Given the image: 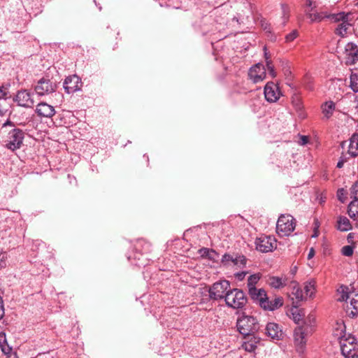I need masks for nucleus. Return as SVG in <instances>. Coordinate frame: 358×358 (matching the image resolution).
I'll return each mask as SVG.
<instances>
[{
	"label": "nucleus",
	"instance_id": "obj_19",
	"mask_svg": "<svg viewBox=\"0 0 358 358\" xmlns=\"http://www.w3.org/2000/svg\"><path fill=\"white\" fill-rule=\"evenodd\" d=\"M313 10H310V8L306 9L305 12L308 17L310 19L311 22H320L324 18H331L336 22V15L331 14V15H327L324 12H320V13H313Z\"/></svg>",
	"mask_w": 358,
	"mask_h": 358
},
{
	"label": "nucleus",
	"instance_id": "obj_26",
	"mask_svg": "<svg viewBox=\"0 0 358 358\" xmlns=\"http://www.w3.org/2000/svg\"><path fill=\"white\" fill-rule=\"evenodd\" d=\"M348 154L352 157L358 156V134H354L350 138Z\"/></svg>",
	"mask_w": 358,
	"mask_h": 358
},
{
	"label": "nucleus",
	"instance_id": "obj_48",
	"mask_svg": "<svg viewBox=\"0 0 358 358\" xmlns=\"http://www.w3.org/2000/svg\"><path fill=\"white\" fill-rule=\"evenodd\" d=\"M4 315V306L3 299L0 296V320L3 318Z\"/></svg>",
	"mask_w": 358,
	"mask_h": 358
},
{
	"label": "nucleus",
	"instance_id": "obj_46",
	"mask_svg": "<svg viewBox=\"0 0 358 358\" xmlns=\"http://www.w3.org/2000/svg\"><path fill=\"white\" fill-rule=\"evenodd\" d=\"M7 258V256L6 253H0V267L3 268L6 266V259Z\"/></svg>",
	"mask_w": 358,
	"mask_h": 358
},
{
	"label": "nucleus",
	"instance_id": "obj_20",
	"mask_svg": "<svg viewBox=\"0 0 358 358\" xmlns=\"http://www.w3.org/2000/svg\"><path fill=\"white\" fill-rule=\"evenodd\" d=\"M266 334L273 339H280L282 332L279 325L274 322L268 323L266 327Z\"/></svg>",
	"mask_w": 358,
	"mask_h": 358
},
{
	"label": "nucleus",
	"instance_id": "obj_15",
	"mask_svg": "<svg viewBox=\"0 0 358 358\" xmlns=\"http://www.w3.org/2000/svg\"><path fill=\"white\" fill-rule=\"evenodd\" d=\"M266 75L265 66L260 63L252 66L248 72L250 79L255 83L263 81L266 78Z\"/></svg>",
	"mask_w": 358,
	"mask_h": 358
},
{
	"label": "nucleus",
	"instance_id": "obj_16",
	"mask_svg": "<svg viewBox=\"0 0 358 358\" xmlns=\"http://www.w3.org/2000/svg\"><path fill=\"white\" fill-rule=\"evenodd\" d=\"M246 259L243 255H236L233 256L229 254H224L221 259V262L223 265L229 266H238L241 267V266L245 264Z\"/></svg>",
	"mask_w": 358,
	"mask_h": 358
},
{
	"label": "nucleus",
	"instance_id": "obj_1",
	"mask_svg": "<svg viewBox=\"0 0 358 358\" xmlns=\"http://www.w3.org/2000/svg\"><path fill=\"white\" fill-rule=\"evenodd\" d=\"M337 336L341 355L345 358H355L357 355V339L352 334L346 332L343 322H337Z\"/></svg>",
	"mask_w": 358,
	"mask_h": 358
},
{
	"label": "nucleus",
	"instance_id": "obj_28",
	"mask_svg": "<svg viewBox=\"0 0 358 358\" xmlns=\"http://www.w3.org/2000/svg\"><path fill=\"white\" fill-rule=\"evenodd\" d=\"M352 224L348 217H340L337 220V229L343 231H347L352 229Z\"/></svg>",
	"mask_w": 358,
	"mask_h": 358
},
{
	"label": "nucleus",
	"instance_id": "obj_23",
	"mask_svg": "<svg viewBox=\"0 0 358 358\" xmlns=\"http://www.w3.org/2000/svg\"><path fill=\"white\" fill-rule=\"evenodd\" d=\"M283 305V300L282 297H277L273 300L269 301L267 298L266 301L262 302V308L264 310H275Z\"/></svg>",
	"mask_w": 358,
	"mask_h": 358
},
{
	"label": "nucleus",
	"instance_id": "obj_41",
	"mask_svg": "<svg viewBox=\"0 0 358 358\" xmlns=\"http://www.w3.org/2000/svg\"><path fill=\"white\" fill-rule=\"evenodd\" d=\"M351 196L355 200H358V180H357L350 189Z\"/></svg>",
	"mask_w": 358,
	"mask_h": 358
},
{
	"label": "nucleus",
	"instance_id": "obj_2",
	"mask_svg": "<svg viewBox=\"0 0 358 358\" xmlns=\"http://www.w3.org/2000/svg\"><path fill=\"white\" fill-rule=\"evenodd\" d=\"M316 318L314 314H309L304 320L303 325L296 327L294 332V344L297 352L303 353L306 344V337L315 329Z\"/></svg>",
	"mask_w": 358,
	"mask_h": 358
},
{
	"label": "nucleus",
	"instance_id": "obj_12",
	"mask_svg": "<svg viewBox=\"0 0 358 358\" xmlns=\"http://www.w3.org/2000/svg\"><path fill=\"white\" fill-rule=\"evenodd\" d=\"M63 85L67 94H73L81 90L83 83L77 75H72L66 78Z\"/></svg>",
	"mask_w": 358,
	"mask_h": 358
},
{
	"label": "nucleus",
	"instance_id": "obj_51",
	"mask_svg": "<svg viewBox=\"0 0 358 358\" xmlns=\"http://www.w3.org/2000/svg\"><path fill=\"white\" fill-rule=\"evenodd\" d=\"M315 255V250L313 248H311L310 250H309V252H308V259H312Z\"/></svg>",
	"mask_w": 358,
	"mask_h": 358
},
{
	"label": "nucleus",
	"instance_id": "obj_56",
	"mask_svg": "<svg viewBox=\"0 0 358 358\" xmlns=\"http://www.w3.org/2000/svg\"><path fill=\"white\" fill-rule=\"evenodd\" d=\"M203 251V254H206L207 252H208V250L207 248H203L201 250V252Z\"/></svg>",
	"mask_w": 358,
	"mask_h": 358
},
{
	"label": "nucleus",
	"instance_id": "obj_55",
	"mask_svg": "<svg viewBox=\"0 0 358 358\" xmlns=\"http://www.w3.org/2000/svg\"><path fill=\"white\" fill-rule=\"evenodd\" d=\"M8 358H18L16 354L10 355Z\"/></svg>",
	"mask_w": 358,
	"mask_h": 358
},
{
	"label": "nucleus",
	"instance_id": "obj_7",
	"mask_svg": "<svg viewBox=\"0 0 358 358\" xmlns=\"http://www.w3.org/2000/svg\"><path fill=\"white\" fill-rule=\"evenodd\" d=\"M24 132L20 129L15 128L10 130L6 140V147L13 151L19 149L23 142Z\"/></svg>",
	"mask_w": 358,
	"mask_h": 358
},
{
	"label": "nucleus",
	"instance_id": "obj_45",
	"mask_svg": "<svg viewBox=\"0 0 358 358\" xmlns=\"http://www.w3.org/2000/svg\"><path fill=\"white\" fill-rule=\"evenodd\" d=\"M348 159V158L345 155L341 156L338 162H337V168H342L344 163L346 162Z\"/></svg>",
	"mask_w": 358,
	"mask_h": 358
},
{
	"label": "nucleus",
	"instance_id": "obj_54",
	"mask_svg": "<svg viewBox=\"0 0 358 358\" xmlns=\"http://www.w3.org/2000/svg\"><path fill=\"white\" fill-rule=\"evenodd\" d=\"M262 25L264 27V30H267L268 31H269V29L268 28V24L266 23L265 24H264V23H262Z\"/></svg>",
	"mask_w": 358,
	"mask_h": 358
},
{
	"label": "nucleus",
	"instance_id": "obj_52",
	"mask_svg": "<svg viewBox=\"0 0 358 358\" xmlns=\"http://www.w3.org/2000/svg\"><path fill=\"white\" fill-rule=\"evenodd\" d=\"M228 7V5H222L220 7L217 8V13H220L222 10H225Z\"/></svg>",
	"mask_w": 358,
	"mask_h": 358
},
{
	"label": "nucleus",
	"instance_id": "obj_49",
	"mask_svg": "<svg viewBox=\"0 0 358 358\" xmlns=\"http://www.w3.org/2000/svg\"><path fill=\"white\" fill-rule=\"evenodd\" d=\"M4 101L0 100V115H3L6 112V108L3 106Z\"/></svg>",
	"mask_w": 358,
	"mask_h": 358
},
{
	"label": "nucleus",
	"instance_id": "obj_24",
	"mask_svg": "<svg viewBox=\"0 0 358 358\" xmlns=\"http://www.w3.org/2000/svg\"><path fill=\"white\" fill-rule=\"evenodd\" d=\"M266 282L273 289H280L287 285V278L282 276H269L266 280Z\"/></svg>",
	"mask_w": 358,
	"mask_h": 358
},
{
	"label": "nucleus",
	"instance_id": "obj_42",
	"mask_svg": "<svg viewBox=\"0 0 358 358\" xmlns=\"http://www.w3.org/2000/svg\"><path fill=\"white\" fill-rule=\"evenodd\" d=\"M298 36V31L296 30H293L291 33L287 34L285 36V41L287 43H289L293 41Z\"/></svg>",
	"mask_w": 358,
	"mask_h": 358
},
{
	"label": "nucleus",
	"instance_id": "obj_32",
	"mask_svg": "<svg viewBox=\"0 0 358 358\" xmlns=\"http://www.w3.org/2000/svg\"><path fill=\"white\" fill-rule=\"evenodd\" d=\"M350 87L355 92H358V69L352 71L350 77Z\"/></svg>",
	"mask_w": 358,
	"mask_h": 358
},
{
	"label": "nucleus",
	"instance_id": "obj_17",
	"mask_svg": "<svg viewBox=\"0 0 358 358\" xmlns=\"http://www.w3.org/2000/svg\"><path fill=\"white\" fill-rule=\"evenodd\" d=\"M260 342V338L257 336L255 334L250 336H244V341L242 343V348L245 351L252 352L255 350L257 344Z\"/></svg>",
	"mask_w": 358,
	"mask_h": 358
},
{
	"label": "nucleus",
	"instance_id": "obj_39",
	"mask_svg": "<svg viewBox=\"0 0 358 358\" xmlns=\"http://www.w3.org/2000/svg\"><path fill=\"white\" fill-rule=\"evenodd\" d=\"M265 57L266 62V66L268 71V73L271 75L272 78H275L276 76L275 71L274 70V67L271 64V62L268 59V57L267 56V53L265 52Z\"/></svg>",
	"mask_w": 358,
	"mask_h": 358
},
{
	"label": "nucleus",
	"instance_id": "obj_44",
	"mask_svg": "<svg viewBox=\"0 0 358 358\" xmlns=\"http://www.w3.org/2000/svg\"><path fill=\"white\" fill-rule=\"evenodd\" d=\"M305 4L306 7V9L310 8V10H313V9L316 8L315 2L313 0H305Z\"/></svg>",
	"mask_w": 358,
	"mask_h": 358
},
{
	"label": "nucleus",
	"instance_id": "obj_30",
	"mask_svg": "<svg viewBox=\"0 0 358 358\" xmlns=\"http://www.w3.org/2000/svg\"><path fill=\"white\" fill-rule=\"evenodd\" d=\"M348 213L349 216L355 219L357 215H358V200H353L350 202L348 206Z\"/></svg>",
	"mask_w": 358,
	"mask_h": 358
},
{
	"label": "nucleus",
	"instance_id": "obj_47",
	"mask_svg": "<svg viewBox=\"0 0 358 358\" xmlns=\"http://www.w3.org/2000/svg\"><path fill=\"white\" fill-rule=\"evenodd\" d=\"M308 137L307 136H299V143L301 145H305L308 143Z\"/></svg>",
	"mask_w": 358,
	"mask_h": 358
},
{
	"label": "nucleus",
	"instance_id": "obj_40",
	"mask_svg": "<svg viewBox=\"0 0 358 358\" xmlns=\"http://www.w3.org/2000/svg\"><path fill=\"white\" fill-rule=\"evenodd\" d=\"M8 94V87L4 85L0 87V100L4 101L6 102V99H7V96Z\"/></svg>",
	"mask_w": 358,
	"mask_h": 358
},
{
	"label": "nucleus",
	"instance_id": "obj_34",
	"mask_svg": "<svg viewBox=\"0 0 358 358\" xmlns=\"http://www.w3.org/2000/svg\"><path fill=\"white\" fill-rule=\"evenodd\" d=\"M282 17L281 24L285 26L289 18V8L286 4H281Z\"/></svg>",
	"mask_w": 358,
	"mask_h": 358
},
{
	"label": "nucleus",
	"instance_id": "obj_36",
	"mask_svg": "<svg viewBox=\"0 0 358 358\" xmlns=\"http://www.w3.org/2000/svg\"><path fill=\"white\" fill-rule=\"evenodd\" d=\"M358 308V294H356L355 297L352 298L350 302V305L347 304V313L350 310H357Z\"/></svg>",
	"mask_w": 358,
	"mask_h": 358
},
{
	"label": "nucleus",
	"instance_id": "obj_21",
	"mask_svg": "<svg viewBox=\"0 0 358 358\" xmlns=\"http://www.w3.org/2000/svg\"><path fill=\"white\" fill-rule=\"evenodd\" d=\"M291 294L293 296L292 299H295V301H293V304H299L301 301L306 299L304 292L296 282H292Z\"/></svg>",
	"mask_w": 358,
	"mask_h": 358
},
{
	"label": "nucleus",
	"instance_id": "obj_57",
	"mask_svg": "<svg viewBox=\"0 0 358 358\" xmlns=\"http://www.w3.org/2000/svg\"><path fill=\"white\" fill-rule=\"evenodd\" d=\"M357 106H356V108H357V110H358V98H357Z\"/></svg>",
	"mask_w": 358,
	"mask_h": 358
},
{
	"label": "nucleus",
	"instance_id": "obj_10",
	"mask_svg": "<svg viewBox=\"0 0 358 358\" xmlns=\"http://www.w3.org/2000/svg\"><path fill=\"white\" fill-rule=\"evenodd\" d=\"M255 245L261 252H271L276 248V240L273 236L262 235L255 240Z\"/></svg>",
	"mask_w": 358,
	"mask_h": 358
},
{
	"label": "nucleus",
	"instance_id": "obj_11",
	"mask_svg": "<svg viewBox=\"0 0 358 358\" xmlns=\"http://www.w3.org/2000/svg\"><path fill=\"white\" fill-rule=\"evenodd\" d=\"M343 59L347 65L355 64L358 61V46L353 43L345 45Z\"/></svg>",
	"mask_w": 358,
	"mask_h": 358
},
{
	"label": "nucleus",
	"instance_id": "obj_22",
	"mask_svg": "<svg viewBox=\"0 0 358 358\" xmlns=\"http://www.w3.org/2000/svg\"><path fill=\"white\" fill-rule=\"evenodd\" d=\"M248 293L250 297L257 302H259L262 307V302L266 301L267 295L264 289H257V287H252L248 290Z\"/></svg>",
	"mask_w": 358,
	"mask_h": 358
},
{
	"label": "nucleus",
	"instance_id": "obj_13",
	"mask_svg": "<svg viewBox=\"0 0 358 358\" xmlns=\"http://www.w3.org/2000/svg\"><path fill=\"white\" fill-rule=\"evenodd\" d=\"M264 96L269 103L276 102L282 95L279 87L273 82H268L264 87Z\"/></svg>",
	"mask_w": 358,
	"mask_h": 358
},
{
	"label": "nucleus",
	"instance_id": "obj_29",
	"mask_svg": "<svg viewBox=\"0 0 358 358\" xmlns=\"http://www.w3.org/2000/svg\"><path fill=\"white\" fill-rule=\"evenodd\" d=\"M322 113L326 119H329L335 109V103L332 101H327L322 106Z\"/></svg>",
	"mask_w": 358,
	"mask_h": 358
},
{
	"label": "nucleus",
	"instance_id": "obj_33",
	"mask_svg": "<svg viewBox=\"0 0 358 358\" xmlns=\"http://www.w3.org/2000/svg\"><path fill=\"white\" fill-rule=\"evenodd\" d=\"M0 348L4 354H8L11 350V348L7 344L4 333H0Z\"/></svg>",
	"mask_w": 358,
	"mask_h": 358
},
{
	"label": "nucleus",
	"instance_id": "obj_35",
	"mask_svg": "<svg viewBox=\"0 0 358 358\" xmlns=\"http://www.w3.org/2000/svg\"><path fill=\"white\" fill-rule=\"evenodd\" d=\"M261 275L259 273L253 274L249 276L248 279V290L252 287H256V284L260 280Z\"/></svg>",
	"mask_w": 358,
	"mask_h": 358
},
{
	"label": "nucleus",
	"instance_id": "obj_18",
	"mask_svg": "<svg viewBox=\"0 0 358 358\" xmlns=\"http://www.w3.org/2000/svg\"><path fill=\"white\" fill-rule=\"evenodd\" d=\"M36 113L40 117H52L55 114V110L51 105L41 102L36 106Z\"/></svg>",
	"mask_w": 358,
	"mask_h": 358
},
{
	"label": "nucleus",
	"instance_id": "obj_58",
	"mask_svg": "<svg viewBox=\"0 0 358 358\" xmlns=\"http://www.w3.org/2000/svg\"><path fill=\"white\" fill-rule=\"evenodd\" d=\"M9 123H10V122L8 121L6 123H4L3 125H6L7 124H9Z\"/></svg>",
	"mask_w": 358,
	"mask_h": 358
},
{
	"label": "nucleus",
	"instance_id": "obj_27",
	"mask_svg": "<svg viewBox=\"0 0 358 358\" xmlns=\"http://www.w3.org/2000/svg\"><path fill=\"white\" fill-rule=\"evenodd\" d=\"M350 294L351 292L348 287L341 285L337 289V301H346L349 299Z\"/></svg>",
	"mask_w": 358,
	"mask_h": 358
},
{
	"label": "nucleus",
	"instance_id": "obj_53",
	"mask_svg": "<svg viewBox=\"0 0 358 358\" xmlns=\"http://www.w3.org/2000/svg\"><path fill=\"white\" fill-rule=\"evenodd\" d=\"M245 274H246V273H245V272H242V273H238V274H237V277H238L239 279H241H241H243V278L245 277Z\"/></svg>",
	"mask_w": 358,
	"mask_h": 358
},
{
	"label": "nucleus",
	"instance_id": "obj_9",
	"mask_svg": "<svg viewBox=\"0 0 358 358\" xmlns=\"http://www.w3.org/2000/svg\"><path fill=\"white\" fill-rule=\"evenodd\" d=\"M57 85L55 82L45 78L40 79L36 86L34 90L38 96H45L55 92Z\"/></svg>",
	"mask_w": 358,
	"mask_h": 358
},
{
	"label": "nucleus",
	"instance_id": "obj_3",
	"mask_svg": "<svg viewBox=\"0 0 358 358\" xmlns=\"http://www.w3.org/2000/svg\"><path fill=\"white\" fill-rule=\"evenodd\" d=\"M236 327L238 331L243 336L256 334L260 328L257 318L253 316L246 315L244 313L238 317Z\"/></svg>",
	"mask_w": 358,
	"mask_h": 358
},
{
	"label": "nucleus",
	"instance_id": "obj_31",
	"mask_svg": "<svg viewBox=\"0 0 358 358\" xmlns=\"http://www.w3.org/2000/svg\"><path fill=\"white\" fill-rule=\"evenodd\" d=\"M315 282L313 280L306 282L304 285V294L306 297H312L315 291Z\"/></svg>",
	"mask_w": 358,
	"mask_h": 358
},
{
	"label": "nucleus",
	"instance_id": "obj_43",
	"mask_svg": "<svg viewBox=\"0 0 358 358\" xmlns=\"http://www.w3.org/2000/svg\"><path fill=\"white\" fill-rule=\"evenodd\" d=\"M320 227V224L317 220H315L314 221V228H313V234L311 236L313 238H316L319 235V231L318 229Z\"/></svg>",
	"mask_w": 358,
	"mask_h": 358
},
{
	"label": "nucleus",
	"instance_id": "obj_25",
	"mask_svg": "<svg viewBox=\"0 0 358 358\" xmlns=\"http://www.w3.org/2000/svg\"><path fill=\"white\" fill-rule=\"evenodd\" d=\"M298 304H295L290 308V310L287 313V315L293 320V321L299 324V322L302 320L304 316V313L303 310L299 309L297 307Z\"/></svg>",
	"mask_w": 358,
	"mask_h": 358
},
{
	"label": "nucleus",
	"instance_id": "obj_38",
	"mask_svg": "<svg viewBox=\"0 0 358 358\" xmlns=\"http://www.w3.org/2000/svg\"><path fill=\"white\" fill-rule=\"evenodd\" d=\"M354 248L352 245H345L341 248V252L345 257H351L353 255Z\"/></svg>",
	"mask_w": 358,
	"mask_h": 358
},
{
	"label": "nucleus",
	"instance_id": "obj_5",
	"mask_svg": "<svg viewBox=\"0 0 358 358\" xmlns=\"http://www.w3.org/2000/svg\"><path fill=\"white\" fill-rule=\"evenodd\" d=\"M225 302L227 306L234 309L243 308L247 303V299L243 291L238 289H229L225 294Z\"/></svg>",
	"mask_w": 358,
	"mask_h": 358
},
{
	"label": "nucleus",
	"instance_id": "obj_50",
	"mask_svg": "<svg viewBox=\"0 0 358 358\" xmlns=\"http://www.w3.org/2000/svg\"><path fill=\"white\" fill-rule=\"evenodd\" d=\"M354 237H355V234L353 233H349L347 236L348 242L349 243H352Z\"/></svg>",
	"mask_w": 358,
	"mask_h": 358
},
{
	"label": "nucleus",
	"instance_id": "obj_4",
	"mask_svg": "<svg viewBox=\"0 0 358 358\" xmlns=\"http://www.w3.org/2000/svg\"><path fill=\"white\" fill-rule=\"evenodd\" d=\"M296 227V220L291 215H281L277 222L276 231L280 236H289Z\"/></svg>",
	"mask_w": 358,
	"mask_h": 358
},
{
	"label": "nucleus",
	"instance_id": "obj_6",
	"mask_svg": "<svg viewBox=\"0 0 358 358\" xmlns=\"http://www.w3.org/2000/svg\"><path fill=\"white\" fill-rule=\"evenodd\" d=\"M337 34L345 36L348 32H350L353 21V14L351 13H345L343 12L337 13Z\"/></svg>",
	"mask_w": 358,
	"mask_h": 358
},
{
	"label": "nucleus",
	"instance_id": "obj_37",
	"mask_svg": "<svg viewBox=\"0 0 358 358\" xmlns=\"http://www.w3.org/2000/svg\"><path fill=\"white\" fill-rule=\"evenodd\" d=\"M348 191L343 188L337 190V199L342 203H345L348 200Z\"/></svg>",
	"mask_w": 358,
	"mask_h": 358
},
{
	"label": "nucleus",
	"instance_id": "obj_8",
	"mask_svg": "<svg viewBox=\"0 0 358 358\" xmlns=\"http://www.w3.org/2000/svg\"><path fill=\"white\" fill-rule=\"evenodd\" d=\"M230 283L228 280H220L215 282L209 289V296L210 299L218 300L224 299L225 294L230 289Z\"/></svg>",
	"mask_w": 358,
	"mask_h": 358
},
{
	"label": "nucleus",
	"instance_id": "obj_14",
	"mask_svg": "<svg viewBox=\"0 0 358 358\" xmlns=\"http://www.w3.org/2000/svg\"><path fill=\"white\" fill-rule=\"evenodd\" d=\"M14 101L18 106L24 108H31L34 104L32 94L27 90L18 91L14 98Z\"/></svg>",
	"mask_w": 358,
	"mask_h": 358
}]
</instances>
